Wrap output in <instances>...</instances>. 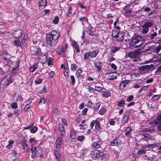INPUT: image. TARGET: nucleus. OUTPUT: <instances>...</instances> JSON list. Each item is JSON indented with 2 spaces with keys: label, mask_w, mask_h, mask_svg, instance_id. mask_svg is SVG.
<instances>
[{
  "label": "nucleus",
  "mask_w": 161,
  "mask_h": 161,
  "mask_svg": "<svg viewBox=\"0 0 161 161\" xmlns=\"http://www.w3.org/2000/svg\"><path fill=\"white\" fill-rule=\"evenodd\" d=\"M11 76H10V77H9V79L8 80H7L6 79H3L1 81V84L3 85L4 84V83L5 81H6V82H7V81H8L9 82L11 83L13 81L12 79L11 78Z\"/></svg>",
  "instance_id": "obj_36"
},
{
  "label": "nucleus",
  "mask_w": 161,
  "mask_h": 161,
  "mask_svg": "<svg viewBox=\"0 0 161 161\" xmlns=\"http://www.w3.org/2000/svg\"><path fill=\"white\" fill-rule=\"evenodd\" d=\"M72 7H70L69 10H68V13L67 14V15L69 16H70L71 15V11L72 10Z\"/></svg>",
  "instance_id": "obj_55"
},
{
  "label": "nucleus",
  "mask_w": 161,
  "mask_h": 161,
  "mask_svg": "<svg viewBox=\"0 0 161 161\" xmlns=\"http://www.w3.org/2000/svg\"><path fill=\"white\" fill-rule=\"evenodd\" d=\"M77 68V66L75 64H72L71 65L70 69L71 70L74 71Z\"/></svg>",
  "instance_id": "obj_44"
},
{
  "label": "nucleus",
  "mask_w": 161,
  "mask_h": 161,
  "mask_svg": "<svg viewBox=\"0 0 161 161\" xmlns=\"http://www.w3.org/2000/svg\"><path fill=\"white\" fill-rule=\"evenodd\" d=\"M144 26L143 25H142V27L143 28L142 33L143 34H146L148 32L149 29H148L146 27H144Z\"/></svg>",
  "instance_id": "obj_40"
},
{
  "label": "nucleus",
  "mask_w": 161,
  "mask_h": 161,
  "mask_svg": "<svg viewBox=\"0 0 161 161\" xmlns=\"http://www.w3.org/2000/svg\"><path fill=\"white\" fill-rule=\"evenodd\" d=\"M106 111V109L104 108H102L100 109V110L99 111V114L101 115H103L104 114H105Z\"/></svg>",
  "instance_id": "obj_45"
},
{
  "label": "nucleus",
  "mask_w": 161,
  "mask_h": 161,
  "mask_svg": "<svg viewBox=\"0 0 161 161\" xmlns=\"http://www.w3.org/2000/svg\"><path fill=\"white\" fill-rule=\"evenodd\" d=\"M85 138V137L83 136H79L77 138V139L79 141H82Z\"/></svg>",
  "instance_id": "obj_51"
},
{
  "label": "nucleus",
  "mask_w": 161,
  "mask_h": 161,
  "mask_svg": "<svg viewBox=\"0 0 161 161\" xmlns=\"http://www.w3.org/2000/svg\"><path fill=\"white\" fill-rule=\"evenodd\" d=\"M141 54L140 51H135L129 53L128 56L131 58H136L138 57Z\"/></svg>",
  "instance_id": "obj_7"
},
{
  "label": "nucleus",
  "mask_w": 161,
  "mask_h": 161,
  "mask_svg": "<svg viewBox=\"0 0 161 161\" xmlns=\"http://www.w3.org/2000/svg\"><path fill=\"white\" fill-rule=\"evenodd\" d=\"M31 150L32 153L34 154L37 157H42L43 150L41 147H35L32 146Z\"/></svg>",
  "instance_id": "obj_3"
},
{
  "label": "nucleus",
  "mask_w": 161,
  "mask_h": 161,
  "mask_svg": "<svg viewBox=\"0 0 161 161\" xmlns=\"http://www.w3.org/2000/svg\"><path fill=\"white\" fill-rule=\"evenodd\" d=\"M125 13L127 14H130L131 12V10L129 7H125L123 8Z\"/></svg>",
  "instance_id": "obj_28"
},
{
  "label": "nucleus",
  "mask_w": 161,
  "mask_h": 161,
  "mask_svg": "<svg viewBox=\"0 0 161 161\" xmlns=\"http://www.w3.org/2000/svg\"><path fill=\"white\" fill-rule=\"evenodd\" d=\"M87 88L89 92H94V91H95V88H93L91 87H89Z\"/></svg>",
  "instance_id": "obj_63"
},
{
  "label": "nucleus",
  "mask_w": 161,
  "mask_h": 161,
  "mask_svg": "<svg viewBox=\"0 0 161 161\" xmlns=\"http://www.w3.org/2000/svg\"><path fill=\"white\" fill-rule=\"evenodd\" d=\"M132 129L130 127H127L125 130V133L126 136H129L130 135V133L132 131Z\"/></svg>",
  "instance_id": "obj_34"
},
{
  "label": "nucleus",
  "mask_w": 161,
  "mask_h": 161,
  "mask_svg": "<svg viewBox=\"0 0 161 161\" xmlns=\"http://www.w3.org/2000/svg\"><path fill=\"white\" fill-rule=\"evenodd\" d=\"M91 52V57L92 58H95L98 54V52L97 50L92 51Z\"/></svg>",
  "instance_id": "obj_30"
},
{
  "label": "nucleus",
  "mask_w": 161,
  "mask_h": 161,
  "mask_svg": "<svg viewBox=\"0 0 161 161\" xmlns=\"http://www.w3.org/2000/svg\"><path fill=\"white\" fill-rule=\"evenodd\" d=\"M58 129L60 132V134L61 136H63L65 135V131L63 125H59L58 126Z\"/></svg>",
  "instance_id": "obj_12"
},
{
  "label": "nucleus",
  "mask_w": 161,
  "mask_h": 161,
  "mask_svg": "<svg viewBox=\"0 0 161 161\" xmlns=\"http://www.w3.org/2000/svg\"><path fill=\"white\" fill-rule=\"evenodd\" d=\"M120 49V47H117L116 46H112L111 48V51L113 53L119 51Z\"/></svg>",
  "instance_id": "obj_26"
},
{
  "label": "nucleus",
  "mask_w": 161,
  "mask_h": 161,
  "mask_svg": "<svg viewBox=\"0 0 161 161\" xmlns=\"http://www.w3.org/2000/svg\"><path fill=\"white\" fill-rule=\"evenodd\" d=\"M110 65L111 68H112L115 70L117 68V67L113 63L110 64Z\"/></svg>",
  "instance_id": "obj_61"
},
{
  "label": "nucleus",
  "mask_w": 161,
  "mask_h": 161,
  "mask_svg": "<svg viewBox=\"0 0 161 161\" xmlns=\"http://www.w3.org/2000/svg\"><path fill=\"white\" fill-rule=\"evenodd\" d=\"M95 67L97 69L98 71L101 70L102 67V63L100 62H98L95 64Z\"/></svg>",
  "instance_id": "obj_23"
},
{
  "label": "nucleus",
  "mask_w": 161,
  "mask_h": 161,
  "mask_svg": "<svg viewBox=\"0 0 161 161\" xmlns=\"http://www.w3.org/2000/svg\"><path fill=\"white\" fill-rule=\"evenodd\" d=\"M155 123L157 124L161 125V114L155 120ZM157 129L158 130L161 131V125H158L157 127Z\"/></svg>",
  "instance_id": "obj_10"
},
{
  "label": "nucleus",
  "mask_w": 161,
  "mask_h": 161,
  "mask_svg": "<svg viewBox=\"0 0 161 161\" xmlns=\"http://www.w3.org/2000/svg\"><path fill=\"white\" fill-rule=\"evenodd\" d=\"M27 40H25V39H23L21 42L22 45L23 46H25L26 44V42Z\"/></svg>",
  "instance_id": "obj_58"
},
{
  "label": "nucleus",
  "mask_w": 161,
  "mask_h": 161,
  "mask_svg": "<svg viewBox=\"0 0 161 161\" xmlns=\"http://www.w3.org/2000/svg\"><path fill=\"white\" fill-rule=\"evenodd\" d=\"M19 110L17 109L14 110V113L15 114L16 117H18Z\"/></svg>",
  "instance_id": "obj_62"
},
{
  "label": "nucleus",
  "mask_w": 161,
  "mask_h": 161,
  "mask_svg": "<svg viewBox=\"0 0 161 161\" xmlns=\"http://www.w3.org/2000/svg\"><path fill=\"white\" fill-rule=\"evenodd\" d=\"M121 142H122L119 139H116L111 142V145L112 146H117L118 145H120Z\"/></svg>",
  "instance_id": "obj_15"
},
{
  "label": "nucleus",
  "mask_w": 161,
  "mask_h": 161,
  "mask_svg": "<svg viewBox=\"0 0 161 161\" xmlns=\"http://www.w3.org/2000/svg\"><path fill=\"white\" fill-rule=\"evenodd\" d=\"M70 79L71 80V82L73 85H74L75 82V78L73 75L70 76Z\"/></svg>",
  "instance_id": "obj_56"
},
{
  "label": "nucleus",
  "mask_w": 161,
  "mask_h": 161,
  "mask_svg": "<svg viewBox=\"0 0 161 161\" xmlns=\"http://www.w3.org/2000/svg\"><path fill=\"white\" fill-rule=\"evenodd\" d=\"M79 20L80 21H87L88 20L87 18L86 17H83L81 18H80L79 19Z\"/></svg>",
  "instance_id": "obj_64"
},
{
  "label": "nucleus",
  "mask_w": 161,
  "mask_h": 161,
  "mask_svg": "<svg viewBox=\"0 0 161 161\" xmlns=\"http://www.w3.org/2000/svg\"><path fill=\"white\" fill-rule=\"evenodd\" d=\"M88 111L87 108H85L82 111L81 114L83 115H85Z\"/></svg>",
  "instance_id": "obj_57"
},
{
  "label": "nucleus",
  "mask_w": 161,
  "mask_h": 161,
  "mask_svg": "<svg viewBox=\"0 0 161 161\" xmlns=\"http://www.w3.org/2000/svg\"><path fill=\"white\" fill-rule=\"evenodd\" d=\"M157 35L156 32H155L153 34H151L149 35L150 38L151 39H153L154 38V37L156 36Z\"/></svg>",
  "instance_id": "obj_52"
},
{
  "label": "nucleus",
  "mask_w": 161,
  "mask_h": 161,
  "mask_svg": "<svg viewBox=\"0 0 161 161\" xmlns=\"http://www.w3.org/2000/svg\"><path fill=\"white\" fill-rule=\"evenodd\" d=\"M102 92H103V95L105 97H107L110 95V92L108 91H106L105 90L102 91Z\"/></svg>",
  "instance_id": "obj_33"
},
{
  "label": "nucleus",
  "mask_w": 161,
  "mask_h": 161,
  "mask_svg": "<svg viewBox=\"0 0 161 161\" xmlns=\"http://www.w3.org/2000/svg\"><path fill=\"white\" fill-rule=\"evenodd\" d=\"M54 153L56 160L58 161H60L61 160V157L58 150H55L54 151Z\"/></svg>",
  "instance_id": "obj_17"
},
{
  "label": "nucleus",
  "mask_w": 161,
  "mask_h": 161,
  "mask_svg": "<svg viewBox=\"0 0 161 161\" xmlns=\"http://www.w3.org/2000/svg\"><path fill=\"white\" fill-rule=\"evenodd\" d=\"M83 43H84L86 45H87L89 43H92V40L91 39V38L88 37H86L85 39H84L83 40Z\"/></svg>",
  "instance_id": "obj_21"
},
{
  "label": "nucleus",
  "mask_w": 161,
  "mask_h": 161,
  "mask_svg": "<svg viewBox=\"0 0 161 161\" xmlns=\"http://www.w3.org/2000/svg\"><path fill=\"white\" fill-rule=\"evenodd\" d=\"M96 124L95 120L92 121L90 123V125L91 126V128L93 129L94 125Z\"/></svg>",
  "instance_id": "obj_60"
},
{
  "label": "nucleus",
  "mask_w": 161,
  "mask_h": 161,
  "mask_svg": "<svg viewBox=\"0 0 161 161\" xmlns=\"http://www.w3.org/2000/svg\"><path fill=\"white\" fill-rule=\"evenodd\" d=\"M26 102L27 103L26 105L24 108V111L26 112L28 111L29 108H30L32 105V103L31 102L30 99H28L26 101Z\"/></svg>",
  "instance_id": "obj_9"
},
{
  "label": "nucleus",
  "mask_w": 161,
  "mask_h": 161,
  "mask_svg": "<svg viewBox=\"0 0 161 161\" xmlns=\"http://www.w3.org/2000/svg\"><path fill=\"white\" fill-rule=\"evenodd\" d=\"M41 53V49L36 47H32L31 50V53L35 55H39Z\"/></svg>",
  "instance_id": "obj_8"
},
{
  "label": "nucleus",
  "mask_w": 161,
  "mask_h": 161,
  "mask_svg": "<svg viewBox=\"0 0 161 161\" xmlns=\"http://www.w3.org/2000/svg\"><path fill=\"white\" fill-rule=\"evenodd\" d=\"M22 146L25 152H27L29 150V147L27 143H23V144L22 145Z\"/></svg>",
  "instance_id": "obj_27"
},
{
  "label": "nucleus",
  "mask_w": 161,
  "mask_h": 161,
  "mask_svg": "<svg viewBox=\"0 0 161 161\" xmlns=\"http://www.w3.org/2000/svg\"><path fill=\"white\" fill-rule=\"evenodd\" d=\"M59 20V17L58 16H56L53 20V22L54 24H57Z\"/></svg>",
  "instance_id": "obj_46"
},
{
  "label": "nucleus",
  "mask_w": 161,
  "mask_h": 161,
  "mask_svg": "<svg viewBox=\"0 0 161 161\" xmlns=\"http://www.w3.org/2000/svg\"><path fill=\"white\" fill-rule=\"evenodd\" d=\"M125 102L124 99H122L118 102V105L120 107H122L124 106Z\"/></svg>",
  "instance_id": "obj_37"
},
{
  "label": "nucleus",
  "mask_w": 161,
  "mask_h": 161,
  "mask_svg": "<svg viewBox=\"0 0 161 161\" xmlns=\"http://www.w3.org/2000/svg\"><path fill=\"white\" fill-rule=\"evenodd\" d=\"M62 139L61 137H59L56 141V148L58 150L60 149L62 143Z\"/></svg>",
  "instance_id": "obj_13"
},
{
  "label": "nucleus",
  "mask_w": 161,
  "mask_h": 161,
  "mask_svg": "<svg viewBox=\"0 0 161 161\" xmlns=\"http://www.w3.org/2000/svg\"><path fill=\"white\" fill-rule=\"evenodd\" d=\"M38 66L37 64L35 63L32 66L29 68V71L31 72H34L37 69Z\"/></svg>",
  "instance_id": "obj_22"
},
{
  "label": "nucleus",
  "mask_w": 161,
  "mask_h": 161,
  "mask_svg": "<svg viewBox=\"0 0 161 161\" xmlns=\"http://www.w3.org/2000/svg\"><path fill=\"white\" fill-rule=\"evenodd\" d=\"M95 88V91L102 92V91L105 90V89L100 86H96Z\"/></svg>",
  "instance_id": "obj_32"
},
{
  "label": "nucleus",
  "mask_w": 161,
  "mask_h": 161,
  "mask_svg": "<svg viewBox=\"0 0 161 161\" xmlns=\"http://www.w3.org/2000/svg\"><path fill=\"white\" fill-rule=\"evenodd\" d=\"M155 105L154 104H148V107L152 111H155V110L156 109V108H155Z\"/></svg>",
  "instance_id": "obj_38"
},
{
  "label": "nucleus",
  "mask_w": 161,
  "mask_h": 161,
  "mask_svg": "<svg viewBox=\"0 0 161 161\" xmlns=\"http://www.w3.org/2000/svg\"><path fill=\"white\" fill-rule=\"evenodd\" d=\"M161 49V45H159L155 47V49L154 50V52L157 53H159L160 50Z\"/></svg>",
  "instance_id": "obj_39"
},
{
  "label": "nucleus",
  "mask_w": 161,
  "mask_h": 161,
  "mask_svg": "<svg viewBox=\"0 0 161 161\" xmlns=\"http://www.w3.org/2000/svg\"><path fill=\"white\" fill-rule=\"evenodd\" d=\"M95 122L96 124L95 125V128L98 131H100V124L99 121L96 119L95 120Z\"/></svg>",
  "instance_id": "obj_31"
},
{
  "label": "nucleus",
  "mask_w": 161,
  "mask_h": 161,
  "mask_svg": "<svg viewBox=\"0 0 161 161\" xmlns=\"http://www.w3.org/2000/svg\"><path fill=\"white\" fill-rule=\"evenodd\" d=\"M11 108L13 109H16L18 108L17 103L16 102L12 103L11 105Z\"/></svg>",
  "instance_id": "obj_42"
},
{
  "label": "nucleus",
  "mask_w": 161,
  "mask_h": 161,
  "mask_svg": "<svg viewBox=\"0 0 161 161\" xmlns=\"http://www.w3.org/2000/svg\"><path fill=\"white\" fill-rule=\"evenodd\" d=\"M82 72V70L81 69H78L76 72V75L78 78L80 76V74Z\"/></svg>",
  "instance_id": "obj_54"
},
{
  "label": "nucleus",
  "mask_w": 161,
  "mask_h": 161,
  "mask_svg": "<svg viewBox=\"0 0 161 161\" xmlns=\"http://www.w3.org/2000/svg\"><path fill=\"white\" fill-rule=\"evenodd\" d=\"M59 33L55 30L51 31L46 35V42L47 47H51L53 43H55V41L58 40L59 37Z\"/></svg>",
  "instance_id": "obj_1"
},
{
  "label": "nucleus",
  "mask_w": 161,
  "mask_h": 161,
  "mask_svg": "<svg viewBox=\"0 0 161 161\" xmlns=\"http://www.w3.org/2000/svg\"><path fill=\"white\" fill-rule=\"evenodd\" d=\"M146 150L145 149H141L139 150L137 152L138 155H142L146 153Z\"/></svg>",
  "instance_id": "obj_35"
},
{
  "label": "nucleus",
  "mask_w": 161,
  "mask_h": 161,
  "mask_svg": "<svg viewBox=\"0 0 161 161\" xmlns=\"http://www.w3.org/2000/svg\"><path fill=\"white\" fill-rule=\"evenodd\" d=\"M70 136L72 139H75L76 137L75 132L74 131H71L70 133Z\"/></svg>",
  "instance_id": "obj_43"
},
{
  "label": "nucleus",
  "mask_w": 161,
  "mask_h": 161,
  "mask_svg": "<svg viewBox=\"0 0 161 161\" xmlns=\"http://www.w3.org/2000/svg\"><path fill=\"white\" fill-rule=\"evenodd\" d=\"M14 44L18 46H22V44L21 43V42L18 40H16L14 42Z\"/></svg>",
  "instance_id": "obj_47"
},
{
  "label": "nucleus",
  "mask_w": 161,
  "mask_h": 161,
  "mask_svg": "<svg viewBox=\"0 0 161 161\" xmlns=\"http://www.w3.org/2000/svg\"><path fill=\"white\" fill-rule=\"evenodd\" d=\"M38 128L37 127H34L30 130V132L32 133H35L37 130Z\"/></svg>",
  "instance_id": "obj_49"
},
{
  "label": "nucleus",
  "mask_w": 161,
  "mask_h": 161,
  "mask_svg": "<svg viewBox=\"0 0 161 161\" xmlns=\"http://www.w3.org/2000/svg\"><path fill=\"white\" fill-rule=\"evenodd\" d=\"M153 24V22L150 21H147L145 22L143 25L144 27H146L148 29L149 28L151 27Z\"/></svg>",
  "instance_id": "obj_24"
},
{
  "label": "nucleus",
  "mask_w": 161,
  "mask_h": 161,
  "mask_svg": "<svg viewBox=\"0 0 161 161\" xmlns=\"http://www.w3.org/2000/svg\"><path fill=\"white\" fill-rule=\"evenodd\" d=\"M153 67V64L146 65L140 66L139 69L140 71L141 74H145L148 72L149 69Z\"/></svg>",
  "instance_id": "obj_6"
},
{
  "label": "nucleus",
  "mask_w": 161,
  "mask_h": 161,
  "mask_svg": "<svg viewBox=\"0 0 161 161\" xmlns=\"http://www.w3.org/2000/svg\"><path fill=\"white\" fill-rule=\"evenodd\" d=\"M91 52L85 53L84 54V59L85 60H88L90 59L91 57Z\"/></svg>",
  "instance_id": "obj_29"
},
{
  "label": "nucleus",
  "mask_w": 161,
  "mask_h": 161,
  "mask_svg": "<svg viewBox=\"0 0 161 161\" xmlns=\"http://www.w3.org/2000/svg\"><path fill=\"white\" fill-rule=\"evenodd\" d=\"M129 119V116L128 115H125L121 120V125H123L125 123H126L128 121Z\"/></svg>",
  "instance_id": "obj_18"
},
{
  "label": "nucleus",
  "mask_w": 161,
  "mask_h": 161,
  "mask_svg": "<svg viewBox=\"0 0 161 161\" xmlns=\"http://www.w3.org/2000/svg\"><path fill=\"white\" fill-rule=\"evenodd\" d=\"M112 36L115 37L117 41L120 42L124 39V34L121 32L114 31L112 32Z\"/></svg>",
  "instance_id": "obj_5"
},
{
  "label": "nucleus",
  "mask_w": 161,
  "mask_h": 161,
  "mask_svg": "<svg viewBox=\"0 0 161 161\" xmlns=\"http://www.w3.org/2000/svg\"><path fill=\"white\" fill-rule=\"evenodd\" d=\"M22 35V31L20 29H18L14 32V36L16 38H19Z\"/></svg>",
  "instance_id": "obj_11"
},
{
  "label": "nucleus",
  "mask_w": 161,
  "mask_h": 161,
  "mask_svg": "<svg viewBox=\"0 0 161 161\" xmlns=\"http://www.w3.org/2000/svg\"><path fill=\"white\" fill-rule=\"evenodd\" d=\"M134 97L133 95H129L126 99V101L128 102H130L132 101L134 99Z\"/></svg>",
  "instance_id": "obj_48"
},
{
  "label": "nucleus",
  "mask_w": 161,
  "mask_h": 161,
  "mask_svg": "<svg viewBox=\"0 0 161 161\" xmlns=\"http://www.w3.org/2000/svg\"><path fill=\"white\" fill-rule=\"evenodd\" d=\"M19 66V64L18 62L16 63L15 66V67H13L12 69L13 70H17Z\"/></svg>",
  "instance_id": "obj_53"
},
{
  "label": "nucleus",
  "mask_w": 161,
  "mask_h": 161,
  "mask_svg": "<svg viewBox=\"0 0 161 161\" xmlns=\"http://www.w3.org/2000/svg\"><path fill=\"white\" fill-rule=\"evenodd\" d=\"M100 105L101 104L100 103H96L94 107V111H97L99 109Z\"/></svg>",
  "instance_id": "obj_41"
},
{
  "label": "nucleus",
  "mask_w": 161,
  "mask_h": 161,
  "mask_svg": "<svg viewBox=\"0 0 161 161\" xmlns=\"http://www.w3.org/2000/svg\"><path fill=\"white\" fill-rule=\"evenodd\" d=\"M47 0H41L39 3V6L41 8H44L47 5Z\"/></svg>",
  "instance_id": "obj_20"
},
{
  "label": "nucleus",
  "mask_w": 161,
  "mask_h": 161,
  "mask_svg": "<svg viewBox=\"0 0 161 161\" xmlns=\"http://www.w3.org/2000/svg\"><path fill=\"white\" fill-rule=\"evenodd\" d=\"M102 142V141L101 140H99L94 143L93 147L96 148H98L100 147Z\"/></svg>",
  "instance_id": "obj_19"
},
{
  "label": "nucleus",
  "mask_w": 161,
  "mask_h": 161,
  "mask_svg": "<svg viewBox=\"0 0 161 161\" xmlns=\"http://www.w3.org/2000/svg\"><path fill=\"white\" fill-rule=\"evenodd\" d=\"M72 46L74 47L75 49L77 52H80V49L79 48V45L76 42H74L73 43Z\"/></svg>",
  "instance_id": "obj_25"
},
{
  "label": "nucleus",
  "mask_w": 161,
  "mask_h": 161,
  "mask_svg": "<svg viewBox=\"0 0 161 161\" xmlns=\"http://www.w3.org/2000/svg\"><path fill=\"white\" fill-rule=\"evenodd\" d=\"M129 82V81L125 80L121 82L119 84V87L120 90H122L126 86Z\"/></svg>",
  "instance_id": "obj_16"
},
{
  "label": "nucleus",
  "mask_w": 161,
  "mask_h": 161,
  "mask_svg": "<svg viewBox=\"0 0 161 161\" xmlns=\"http://www.w3.org/2000/svg\"><path fill=\"white\" fill-rule=\"evenodd\" d=\"M144 42V40L141 36H136L132 40L130 45L132 47L137 48L140 47Z\"/></svg>",
  "instance_id": "obj_2"
},
{
  "label": "nucleus",
  "mask_w": 161,
  "mask_h": 161,
  "mask_svg": "<svg viewBox=\"0 0 161 161\" xmlns=\"http://www.w3.org/2000/svg\"><path fill=\"white\" fill-rule=\"evenodd\" d=\"M91 154L92 155V157L93 159H96L97 158L103 156L105 154V153L103 151L95 150L92 151L91 152Z\"/></svg>",
  "instance_id": "obj_4"
},
{
  "label": "nucleus",
  "mask_w": 161,
  "mask_h": 161,
  "mask_svg": "<svg viewBox=\"0 0 161 161\" xmlns=\"http://www.w3.org/2000/svg\"><path fill=\"white\" fill-rule=\"evenodd\" d=\"M160 95H155L153 96L152 98V99L153 101H155L158 100L160 97Z\"/></svg>",
  "instance_id": "obj_50"
},
{
  "label": "nucleus",
  "mask_w": 161,
  "mask_h": 161,
  "mask_svg": "<svg viewBox=\"0 0 161 161\" xmlns=\"http://www.w3.org/2000/svg\"><path fill=\"white\" fill-rule=\"evenodd\" d=\"M45 102L46 100L45 99L44 97H42L41 98L40 100L39 103L44 104L45 103Z\"/></svg>",
  "instance_id": "obj_59"
},
{
  "label": "nucleus",
  "mask_w": 161,
  "mask_h": 161,
  "mask_svg": "<svg viewBox=\"0 0 161 161\" xmlns=\"http://www.w3.org/2000/svg\"><path fill=\"white\" fill-rule=\"evenodd\" d=\"M65 50L66 49L64 47H61L58 48V50L57 51V53L60 55H62L64 57L65 55Z\"/></svg>",
  "instance_id": "obj_14"
}]
</instances>
